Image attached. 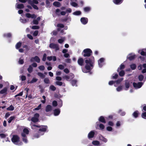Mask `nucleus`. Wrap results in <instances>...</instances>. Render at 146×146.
Masks as SVG:
<instances>
[{
  "instance_id": "obj_47",
  "label": "nucleus",
  "mask_w": 146,
  "mask_h": 146,
  "mask_svg": "<svg viewBox=\"0 0 146 146\" xmlns=\"http://www.w3.org/2000/svg\"><path fill=\"white\" fill-rule=\"evenodd\" d=\"M141 117L143 118L146 119V112H143L142 113Z\"/></svg>"
},
{
  "instance_id": "obj_37",
  "label": "nucleus",
  "mask_w": 146,
  "mask_h": 146,
  "mask_svg": "<svg viewBox=\"0 0 146 146\" xmlns=\"http://www.w3.org/2000/svg\"><path fill=\"white\" fill-rule=\"evenodd\" d=\"M92 144L95 145H97L100 144V142L98 141H92Z\"/></svg>"
},
{
  "instance_id": "obj_12",
  "label": "nucleus",
  "mask_w": 146,
  "mask_h": 146,
  "mask_svg": "<svg viewBox=\"0 0 146 146\" xmlns=\"http://www.w3.org/2000/svg\"><path fill=\"white\" fill-rule=\"evenodd\" d=\"M21 135L23 137V141L25 143H27L28 142V140L27 139V138L26 137V134L24 133H21Z\"/></svg>"
},
{
  "instance_id": "obj_50",
  "label": "nucleus",
  "mask_w": 146,
  "mask_h": 146,
  "mask_svg": "<svg viewBox=\"0 0 146 146\" xmlns=\"http://www.w3.org/2000/svg\"><path fill=\"white\" fill-rule=\"evenodd\" d=\"M99 127L100 129L101 130L104 129L105 128L104 125L102 123H101L99 125Z\"/></svg>"
},
{
  "instance_id": "obj_15",
  "label": "nucleus",
  "mask_w": 146,
  "mask_h": 146,
  "mask_svg": "<svg viewBox=\"0 0 146 146\" xmlns=\"http://www.w3.org/2000/svg\"><path fill=\"white\" fill-rule=\"evenodd\" d=\"M139 114V111L137 110H136L133 113L132 115L134 117L137 118L138 117Z\"/></svg>"
},
{
  "instance_id": "obj_27",
  "label": "nucleus",
  "mask_w": 146,
  "mask_h": 146,
  "mask_svg": "<svg viewBox=\"0 0 146 146\" xmlns=\"http://www.w3.org/2000/svg\"><path fill=\"white\" fill-rule=\"evenodd\" d=\"M81 14V12L80 11H76L73 13V14L75 15H79Z\"/></svg>"
},
{
  "instance_id": "obj_1",
  "label": "nucleus",
  "mask_w": 146,
  "mask_h": 146,
  "mask_svg": "<svg viewBox=\"0 0 146 146\" xmlns=\"http://www.w3.org/2000/svg\"><path fill=\"white\" fill-rule=\"evenodd\" d=\"M85 62L86 64L85 66V69H82L84 72L87 73L90 71L93 68L95 59L93 56L89 57L86 58L84 59Z\"/></svg>"
},
{
  "instance_id": "obj_48",
  "label": "nucleus",
  "mask_w": 146,
  "mask_h": 146,
  "mask_svg": "<svg viewBox=\"0 0 146 146\" xmlns=\"http://www.w3.org/2000/svg\"><path fill=\"white\" fill-rule=\"evenodd\" d=\"M52 104L54 106H56L58 105L57 102L56 100L53 101L52 102Z\"/></svg>"
},
{
  "instance_id": "obj_10",
  "label": "nucleus",
  "mask_w": 146,
  "mask_h": 146,
  "mask_svg": "<svg viewBox=\"0 0 146 146\" xmlns=\"http://www.w3.org/2000/svg\"><path fill=\"white\" fill-rule=\"evenodd\" d=\"M125 90H127L130 86V82L127 80H125Z\"/></svg>"
},
{
  "instance_id": "obj_43",
  "label": "nucleus",
  "mask_w": 146,
  "mask_h": 146,
  "mask_svg": "<svg viewBox=\"0 0 146 146\" xmlns=\"http://www.w3.org/2000/svg\"><path fill=\"white\" fill-rule=\"evenodd\" d=\"M123 78H121L118 79L115 82L117 84H119L123 80Z\"/></svg>"
},
{
  "instance_id": "obj_6",
  "label": "nucleus",
  "mask_w": 146,
  "mask_h": 146,
  "mask_svg": "<svg viewBox=\"0 0 146 146\" xmlns=\"http://www.w3.org/2000/svg\"><path fill=\"white\" fill-rule=\"evenodd\" d=\"M41 127H40L38 131V132L40 134V132H45L46 131L47 129L48 128V127L46 125H41Z\"/></svg>"
},
{
  "instance_id": "obj_52",
  "label": "nucleus",
  "mask_w": 146,
  "mask_h": 146,
  "mask_svg": "<svg viewBox=\"0 0 146 146\" xmlns=\"http://www.w3.org/2000/svg\"><path fill=\"white\" fill-rule=\"evenodd\" d=\"M46 53H44L43 55V56L42 58V60L43 61H45L46 60Z\"/></svg>"
},
{
  "instance_id": "obj_51",
  "label": "nucleus",
  "mask_w": 146,
  "mask_h": 146,
  "mask_svg": "<svg viewBox=\"0 0 146 146\" xmlns=\"http://www.w3.org/2000/svg\"><path fill=\"white\" fill-rule=\"evenodd\" d=\"M38 68L41 70H44L45 69L44 66L43 65H41L38 67Z\"/></svg>"
},
{
  "instance_id": "obj_33",
  "label": "nucleus",
  "mask_w": 146,
  "mask_h": 146,
  "mask_svg": "<svg viewBox=\"0 0 146 146\" xmlns=\"http://www.w3.org/2000/svg\"><path fill=\"white\" fill-rule=\"evenodd\" d=\"M27 70L30 73L32 72L33 70V68L32 67L31 65H30L29 66V68L27 69Z\"/></svg>"
},
{
  "instance_id": "obj_17",
  "label": "nucleus",
  "mask_w": 146,
  "mask_h": 146,
  "mask_svg": "<svg viewBox=\"0 0 146 146\" xmlns=\"http://www.w3.org/2000/svg\"><path fill=\"white\" fill-rule=\"evenodd\" d=\"M31 127L32 129L35 130H37V128H40V127H41V126L33 124L31 126Z\"/></svg>"
},
{
  "instance_id": "obj_56",
  "label": "nucleus",
  "mask_w": 146,
  "mask_h": 146,
  "mask_svg": "<svg viewBox=\"0 0 146 146\" xmlns=\"http://www.w3.org/2000/svg\"><path fill=\"white\" fill-rule=\"evenodd\" d=\"M118 75L117 74H116L114 76H112V78L113 79H116L118 77Z\"/></svg>"
},
{
  "instance_id": "obj_53",
  "label": "nucleus",
  "mask_w": 146,
  "mask_h": 146,
  "mask_svg": "<svg viewBox=\"0 0 146 146\" xmlns=\"http://www.w3.org/2000/svg\"><path fill=\"white\" fill-rule=\"evenodd\" d=\"M56 84L58 85L61 86L63 84V83L62 82L60 81H56Z\"/></svg>"
},
{
  "instance_id": "obj_41",
  "label": "nucleus",
  "mask_w": 146,
  "mask_h": 146,
  "mask_svg": "<svg viewBox=\"0 0 146 146\" xmlns=\"http://www.w3.org/2000/svg\"><path fill=\"white\" fill-rule=\"evenodd\" d=\"M70 5L74 7H77L78 6V4L75 2H72L71 3Z\"/></svg>"
},
{
  "instance_id": "obj_61",
  "label": "nucleus",
  "mask_w": 146,
  "mask_h": 146,
  "mask_svg": "<svg viewBox=\"0 0 146 146\" xmlns=\"http://www.w3.org/2000/svg\"><path fill=\"white\" fill-rule=\"evenodd\" d=\"M6 135L4 134L3 133H1L0 134V136L1 137V138H5L6 136Z\"/></svg>"
},
{
  "instance_id": "obj_31",
  "label": "nucleus",
  "mask_w": 146,
  "mask_h": 146,
  "mask_svg": "<svg viewBox=\"0 0 146 146\" xmlns=\"http://www.w3.org/2000/svg\"><path fill=\"white\" fill-rule=\"evenodd\" d=\"M14 108L12 105H11L7 108V110L8 111H13L14 110Z\"/></svg>"
},
{
  "instance_id": "obj_54",
  "label": "nucleus",
  "mask_w": 146,
  "mask_h": 146,
  "mask_svg": "<svg viewBox=\"0 0 146 146\" xmlns=\"http://www.w3.org/2000/svg\"><path fill=\"white\" fill-rule=\"evenodd\" d=\"M58 68L60 70H63L64 68V66L60 64L58 65Z\"/></svg>"
},
{
  "instance_id": "obj_57",
  "label": "nucleus",
  "mask_w": 146,
  "mask_h": 146,
  "mask_svg": "<svg viewBox=\"0 0 146 146\" xmlns=\"http://www.w3.org/2000/svg\"><path fill=\"white\" fill-rule=\"evenodd\" d=\"M138 88H140L142 86L143 84L142 82H138Z\"/></svg>"
},
{
  "instance_id": "obj_9",
  "label": "nucleus",
  "mask_w": 146,
  "mask_h": 146,
  "mask_svg": "<svg viewBox=\"0 0 146 146\" xmlns=\"http://www.w3.org/2000/svg\"><path fill=\"white\" fill-rule=\"evenodd\" d=\"M88 18L84 17H82L80 19L81 22L84 25L86 24L88 22Z\"/></svg>"
},
{
  "instance_id": "obj_14",
  "label": "nucleus",
  "mask_w": 146,
  "mask_h": 146,
  "mask_svg": "<svg viewBox=\"0 0 146 146\" xmlns=\"http://www.w3.org/2000/svg\"><path fill=\"white\" fill-rule=\"evenodd\" d=\"M15 6L18 9H22L24 7V5L22 3L18 4L16 3Z\"/></svg>"
},
{
  "instance_id": "obj_42",
  "label": "nucleus",
  "mask_w": 146,
  "mask_h": 146,
  "mask_svg": "<svg viewBox=\"0 0 146 146\" xmlns=\"http://www.w3.org/2000/svg\"><path fill=\"white\" fill-rule=\"evenodd\" d=\"M144 78V76L143 75L141 74L138 76V79L139 81H143Z\"/></svg>"
},
{
  "instance_id": "obj_45",
  "label": "nucleus",
  "mask_w": 146,
  "mask_h": 146,
  "mask_svg": "<svg viewBox=\"0 0 146 146\" xmlns=\"http://www.w3.org/2000/svg\"><path fill=\"white\" fill-rule=\"evenodd\" d=\"M50 89L53 91L56 90V88L53 85H51L50 87Z\"/></svg>"
},
{
  "instance_id": "obj_22",
  "label": "nucleus",
  "mask_w": 146,
  "mask_h": 146,
  "mask_svg": "<svg viewBox=\"0 0 146 146\" xmlns=\"http://www.w3.org/2000/svg\"><path fill=\"white\" fill-rule=\"evenodd\" d=\"M123 0H113V2L116 4H119L122 3Z\"/></svg>"
},
{
  "instance_id": "obj_35",
  "label": "nucleus",
  "mask_w": 146,
  "mask_h": 146,
  "mask_svg": "<svg viewBox=\"0 0 146 146\" xmlns=\"http://www.w3.org/2000/svg\"><path fill=\"white\" fill-rule=\"evenodd\" d=\"M15 116H11V117H10L9 119L8 122L9 123H11V122L14 119H15Z\"/></svg>"
},
{
  "instance_id": "obj_16",
  "label": "nucleus",
  "mask_w": 146,
  "mask_h": 146,
  "mask_svg": "<svg viewBox=\"0 0 146 146\" xmlns=\"http://www.w3.org/2000/svg\"><path fill=\"white\" fill-rule=\"evenodd\" d=\"M52 110V107L50 105H47L46 107L45 111L46 112H48L51 111Z\"/></svg>"
},
{
  "instance_id": "obj_62",
  "label": "nucleus",
  "mask_w": 146,
  "mask_h": 146,
  "mask_svg": "<svg viewBox=\"0 0 146 146\" xmlns=\"http://www.w3.org/2000/svg\"><path fill=\"white\" fill-rule=\"evenodd\" d=\"M133 85L135 88H138V84L135 82H134L133 83Z\"/></svg>"
},
{
  "instance_id": "obj_11",
  "label": "nucleus",
  "mask_w": 146,
  "mask_h": 146,
  "mask_svg": "<svg viewBox=\"0 0 146 146\" xmlns=\"http://www.w3.org/2000/svg\"><path fill=\"white\" fill-rule=\"evenodd\" d=\"M95 132L93 131H90L88 134V139H90L93 138L95 135Z\"/></svg>"
},
{
  "instance_id": "obj_21",
  "label": "nucleus",
  "mask_w": 146,
  "mask_h": 146,
  "mask_svg": "<svg viewBox=\"0 0 146 146\" xmlns=\"http://www.w3.org/2000/svg\"><path fill=\"white\" fill-rule=\"evenodd\" d=\"M125 68V66L124 64H121L120 66L119 67L117 70V72H119V70L123 69Z\"/></svg>"
},
{
  "instance_id": "obj_64",
  "label": "nucleus",
  "mask_w": 146,
  "mask_h": 146,
  "mask_svg": "<svg viewBox=\"0 0 146 146\" xmlns=\"http://www.w3.org/2000/svg\"><path fill=\"white\" fill-rule=\"evenodd\" d=\"M21 78L22 81H24L26 80V77L25 76L22 75L21 76Z\"/></svg>"
},
{
  "instance_id": "obj_29",
  "label": "nucleus",
  "mask_w": 146,
  "mask_h": 146,
  "mask_svg": "<svg viewBox=\"0 0 146 146\" xmlns=\"http://www.w3.org/2000/svg\"><path fill=\"white\" fill-rule=\"evenodd\" d=\"M29 133V130L26 128H24L23 130V132L21 133H24L26 134H28Z\"/></svg>"
},
{
  "instance_id": "obj_38",
  "label": "nucleus",
  "mask_w": 146,
  "mask_h": 146,
  "mask_svg": "<svg viewBox=\"0 0 146 146\" xmlns=\"http://www.w3.org/2000/svg\"><path fill=\"white\" fill-rule=\"evenodd\" d=\"M119 75L120 76H123L125 74V73L124 70H121L120 72H119Z\"/></svg>"
},
{
  "instance_id": "obj_19",
  "label": "nucleus",
  "mask_w": 146,
  "mask_h": 146,
  "mask_svg": "<svg viewBox=\"0 0 146 146\" xmlns=\"http://www.w3.org/2000/svg\"><path fill=\"white\" fill-rule=\"evenodd\" d=\"M99 121L104 123H106V121L104 116H101L98 119Z\"/></svg>"
},
{
  "instance_id": "obj_25",
  "label": "nucleus",
  "mask_w": 146,
  "mask_h": 146,
  "mask_svg": "<svg viewBox=\"0 0 146 146\" xmlns=\"http://www.w3.org/2000/svg\"><path fill=\"white\" fill-rule=\"evenodd\" d=\"M83 10L85 12H88L90 10L91 8L88 7H86L84 8Z\"/></svg>"
},
{
  "instance_id": "obj_20",
  "label": "nucleus",
  "mask_w": 146,
  "mask_h": 146,
  "mask_svg": "<svg viewBox=\"0 0 146 146\" xmlns=\"http://www.w3.org/2000/svg\"><path fill=\"white\" fill-rule=\"evenodd\" d=\"M53 5H54L55 7H60V6H61V4L58 1H55L53 3Z\"/></svg>"
},
{
  "instance_id": "obj_32",
  "label": "nucleus",
  "mask_w": 146,
  "mask_h": 146,
  "mask_svg": "<svg viewBox=\"0 0 146 146\" xmlns=\"http://www.w3.org/2000/svg\"><path fill=\"white\" fill-rule=\"evenodd\" d=\"M22 43L21 42H19L17 43L15 46L16 48L17 49L19 48L21 46Z\"/></svg>"
},
{
  "instance_id": "obj_34",
  "label": "nucleus",
  "mask_w": 146,
  "mask_h": 146,
  "mask_svg": "<svg viewBox=\"0 0 146 146\" xmlns=\"http://www.w3.org/2000/svg\"><path fill=\"white\" fill-rule=\"evenodd\" d=\"M44 81L45 84H49L50 83V81L48 78H45L44 79Z\"/></svg>"
},
{
  "instance_id": "obj_3",
  "label": "nucleus",
  "mask_w": 146,
  "mask_h": 146,
  "mask_svg": "<svg viewBox=\"0 0 146 146\" xmlns=\"http://www.w3.org/2000/svg\"><path fill=\"white\" fill-rule=\"evenodd\" d=\"M20 138L16 135H13L11 138L12 141L15 144L17 145V143L19 141Z\"/></svg>"
},
{
  "instance_id": "obj_2",
  "label": "nucleus",
  "mask_w": 146,
  "mask_h": 146,
  "mask_svg": "<svg viewBox=\"0 0 146 146\" xmlns=\"http://www.w3.org/2000/svg\"><path fill=\"white\" fill-rule=\"evenodd\" d=\"M82 55L84 57H90L92 54V51L90 48L84 49L82 52Z\"/></svg>"
},
{
  "instance_id": "obj_60",
  "label": "nucleus",
  "mask_w": 146,
  "mask_h": 146,
  "mask_svg": "<svg viewBox=\"0 0 146 146\" xmlns=\"http://www.w3.org/2000/svg\"><path fill=\"white\" fill-rule=\"evenodd\" d=\"M60 12V10L58 9H57L56 10L55 13L56 14L58 15H60L58 13Z\"/></svg>"
},
{
  "instance_id": "obj_58",
  "label": "nucleus",
  "mask_w": 146,
  "mask_h": 146,
  "mask_svg": "<svg viewBox=\"0 0 146 146\" xmlns=\"http://www.w3.org/2000/svg\"><path fill=\"white\" fill-rule=\"evenodd\" d=\"M41 107V104H40L37 107L35 108V110H38L40 109Z\"/></svg>"
},
{
  "instance_id": "obj_44",
  "label": "nucleus",
  "mask_w": 146,
  "mask_h": 146,
  "mask_svg": "<svg viewBox=\"0 0 146 146\" xmlns=\"http://www.w3.org/2000/svg\"><path fill=\"white\" fill-rule=\"evenodd\" d=\"M135 55H131L128 58L130 60H133L135 58Z\"/></svg>"
},
{
  "instance_id": "obj_40",
  "label": "nucleus",
  "mask_w": 146,
  "mask_h": 146,
  "mask_svg": "<svg viewBox=\"0 0 146 146\" xmlns=\"http://www.w3.org/2000/svg\"><path fill=\"white\" fill-rule=\"evenodd\" d=\"M63 78L67 81H70V78H70V76L67 75L63 77Z\"/></svg>"
},
{
  "instance_id": "obj_49",
  "label": "nucleus",
  "mask_w": 146,
  "mask_h": 146,
  "mask_svg": "<svg viewBox=\"0 0 146 146\" xmlns=\"http://www.w3.org/2000/svg\"><path fill=\"white\" fill-rule=\"evenodd\" d=\"M58 27H59L61 28H63L64 27V25L63 24L61 23H59L57 25Z\"/></svg>"
},
{
  "instance_id": "obj_26",
  "label": "nucleus",
  "mask_w": 146,
  "mask_h": 146,
  "mask_svg": "<svg viewBox=\"0 0 146 146\" xmlns=\"http://www.w3.org/2000/svg\"><path fill=\"white\" fill-rule=\"evenodd\" d=\"M77 81L76 80H72L71 81V83L73 86H77Z\"/></svg>"
},
{
  "instance_id": "obj_30",
  "label": "nucleus",
  "mask_w": 146,
  "mask_h": 146,
  "mask_svg": "<svg viewBox=\"0 0 146 146\" xmlns=\"http://www.w3.org/2000/svg\"><path fill=\"white\" fill-rule=\"evenodd\" d=\"M37 74L38 76L42 78H44L45 77L44 75L42 73L40 72H38Z\"/></svg>"
},
{
  "instance_id": "obj_36",
  "label": "nucleus",
  "mask_w": 146,
  "mask_h": 146,
  "mask_svg": "<svg viewBox=\"0 0 146 146\" xmlns=\"http://www.w3.org/2000/svg\"><path fill=\"white\" fill-rule=\"evenodd\" d=\"M130 67L131 69L132 70H134L136 68V65L135 64H131L130 65Z\"/></svg>"
},
{
  "instance_id": "obj_5",
  "label": "nucleus",
  "mask_w": 146,
  "mask_h": 146,
  "mask_svg": "<svg viewBox=\"0 0 146 146\" xmlns=\"http://www.w3.org/2000/svg\"><path fill=\"white\" fill-rule=\"evenodd\" d=\"M49 47L51 48L55 49L56 50H58L59 49L58 45L53 43H50L49 45Z\"/></svg>"
},
{
  "instance_id": "obj_13",
  "label": "nucleus",
  "mask_w": 146,
  "mask_h": 146,
  "mask_svg": "<svg viewBox=\"0 0 146 146\" xmlns=\"http://www.w3.org/2000/svg\"><path fill=\"white\" fill-rule=\"evenodd\" d=\"M7 87L4 88L2 90L0 91V94H5L6 95L7 94Z\"/></svg>"
},
{
  "instance_id": "obj_4",
  "label": "nucleus",
  "mask_w": 146,
  "mask_h": 146,
  "mask_svg": "<svg viewBox=\"0 0 146 146\" xmlns=\"http://www.w3.org/2000/svg\"><path fill=\"white\" fill-rule=\"evenodd\" d=\"M39 116L40 115L38 113H36L35 114L34 116L31 118V121L34 123L38 122Z\"/></svg>"
},
{
  "instance_id": "obj_18",
  "label": "nucleus",
  "mask_w": 146,
  "mask_h": 146,
  "mask_svg": "<svg viewBox=\"0 0 146 146\" xmlns=\"http://www.w3.org/2000/svg\"><path fill=\"white\" fill-rule=\"evenodd\" d=\"M60 113V110L59 109H55L54 110V114L55 116L58 115Z\"/></svg>"
},
{
  "instance_id": "obj_7",
  "label": "nucleus",
  "mask_w": 146,
  "mask_h": 146,
  "mask_svg": "<svg viewBox=\"0 0 146 146\" xmlns=\"http://www.w3.org/2000/svg\"><path fill=\"white\" fill-rule=\"evenodd\" d=\"M34 61L37 63H39L40 61V59L38 56H35L34 57L30 59V61L31 62H32Z\"/></svg>"
},
{
  "instance_id": "obj_63",
  "label": "nucleus",
  "mask_w": 146,
  "mask_h": 146,
  "mask_svg": "<svg viewBox=\"0 0 146 146\" xmlns=\"http://www.w3.org/2000/svg\"><path fill=\"white\" fill-rule=\"evenodd\" d=\"M116 90L118 91H120L122 90V86H120L117 88Z\"/></svg>"
},
{
  "instance_id": "obj_23",
  "label": "nucleus",
  "mask_w": 146,
  "mask_h": 146,
  "mask_svg": "<svg viewBox=\"0 0 146 146\" xmlns=\"http://www.w3.org/2000/svg\"><path fill=\"white\" fill-rule=\"evenodd\" d=\"M38 80V79L36 78H33L32 80L30 82H29V81L27 82V83L28 84L31 83L32 84L36 82H37Z\"/></svg>"
},
{
  "instance_id": "obj_24",
  "label": "nucleus",
  "mask_w": 146,
  "mask_h": 146,
  "mask_svg": "<svg viewBox=\"0 0 146 146\" xmlns=\"http://www.w3.org/2000/svg\"><path fill=\"white\" fill-rule=\"evenodd\" d=\"M3 36L4 37L7 38H10L11 37L12 35L10 33H5L3 34Z\"/></svg>"
},
{
  "instance_id": "obj_39",
  "label": "nucleus",
  "mask_w": 146,
  "mask_h": 146,
  "mask_svg": "<svg viewBox=\"0 0 146 146\" xmlns=\"http://www.w3.org/2000/svg\"><path fill=\"white\" fill-rule=\"evenodd\" d=\"M46 7L47 8H49L50 7V3L48 0H46Z\"/></svg>"
},
{
  "instance_id": "obj_59",
  "label": "nucleus",
  "mask_w": 146,
  "mask_h": 146,
  "mask_svg": "<svg viewBox=\"0 0 146 146\" xmlns=\"http://www.w3.org/2000/svg\"><path fill=\"white\" fill-rule=\"evenodd\" d=\"M106 129L108 131H112L113 128L110 126H108L106 127Z\"/></svg>"
},
{
  "instance_id": "obj_8",
  "label": "nucleus",
  "mask_w": 146,
  "mask_h": 146,
  "mask_svg": "<svg viewBox=\"0 0 146 146\" xmlns=\"http://www.w3.org/2000/svg\"><path fill=\"white\" fill-rule=\"evenodd\" d=\"M78 64L80 66H83L84 65V59L81 58L79 57L77 61Z\"/></svg>"
},
{
  "instance_id": "obj_46",
  "label": "nucleus",
  "mask_w": 146,
  "mask_h": 146,
  "mask_svg": "<svg viewBox=\"0 0 146 146\" xmlns=\"http://www.w3.org/2000/svg\"><path fill=\"white\" fill-rule=\"evenodd\" d=\"M40 28V27L38 26L34 25L32 27L31 29H38Z\"/></svg>"
},
{
  "instance_id": "obj_55",
  "label": "nucleus",
  "mask_w": 146,
  "mask_h": 146,
  "mask_svg": "<svg viewBox=\"0 0 146 146\" xmlns=\"http://www.w3.org/2000/svg\"><path fill=\"white\" fill-rule=\"evenodd\" d=\"M104 58H100L98 61V62H99L100 63H102L104 62Z\"/></svg>"
},
{
  "instance_id": "obj_28",
  "label": "nucleus",
  "mask_w": 146,
  "mask_h": 146,
  "mask_svg": "<svg viewBox=\"0 0 146 146\" xmlns=\"http://www.w3.org/2000/svg\"><path fill=\"white\" fill-rule=\"evenodd\" d=\"M118 113L120 114L121 116H123L125 115V112L124 111H122L121 110H119L118 111Z\"/></svg>"
}]
</instances>
